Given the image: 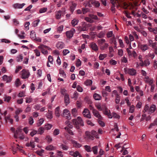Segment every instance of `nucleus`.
<instances>
[{"mask_svg":"<svg viewBox=\"0 0 157 157\" xmlns=\"http://www.w3.org/2000/svg\"><path fill=\"white\" fill-rule=\"evenodd\" d=\"M73 124L77 129H79L81 126H84V123L81 118L78 117L76 119L72 120Z\"/></svg>","mask_w":157,"mask_h":157,"instance_id":"f257e3e1","label":"nucleus"},{"mask_svg":"<svg viewBox=\"0 0 157 157\" xmlns=\"http://www.w3.org/2000/svg\"><path fill=\"white\" fill-rule=\"evenodd\" d=\"M21 72V78L23 79H25L28 78L30 74L28 70L23 69Z\"/></svg>","mask_w":157,"mask_h":157,"instance_id":"f03ea898","label":"nucleus"},{"mask_svg":"<svg viewBox=\"0 0 157 157\" xmlns=\"http://www.w3.org/2000/svg\"><path fill=\"white\" fill-rule=\"evenodd\" d=\"M45 48H48V47L44 45H40L38 47V48L41 49V52L44 54H46L48 53V51L44 49Z\"/></svg>","mask_w":157,"mask_h":157,"instance_id":"7ed1b4c3","label":"nucleus"},{"mask_svg":"<svg viewBox=\"0 0 157 157\" xmlns=\"http://www.w3.org/2000/svg\"><path fill=\"white\" fill-rule=\"evenodd\" d=\"M82 114L84 116L88 118H90L91 115L90 114L89 110L87 109H85L82 112Z\"/></svg>","mask_w":157,"mask_h":157,"instance_id":"20e7f679","label":"nucleus"},{"mask_svg":"<svg viewBox=\"0 0 157 157\" xmlns=\"http://www.w3.org/2000/svg\"><path fill=\"white\" fill-rule=\"evenodd\" d=\"M85 138L86 140H93L94 139V137L91 135L90 132L88 131L86 132L85 133Z\"/></svg>","mask_w":157,"mask_h":157,"instance_id":"39448f33","label":"nucleus"},{"mask_svg":"<svg viewBox=\"0 0 157 157\" xmlns=\"http://www.w3.org/2000/svg\"><path fill=\"white\" fill-rule=\"evenodd\" d=\"M70 113V112L67 109H64L63 111V115L66 117L68 120H69L71 119Z\"/></svg>","mask_w":157,"mask_h":157,"instance_id":"423d86ee","label":"nucleus"},{"mask_svg":"<svg viewBox=\"0 0 157 157\" xmlns=\"http://www.w3.org/2000/svg\"><path fill=\"white\" fill-rule=\"evenodd\" d=\"M25 5V4L16 3L13 5V7L15 9H21Z\"/></svg>","mask_w":157,"mask_h":157,"instance_id":"0eeeda50","label":"nucleus"},{"mask_svg":"<svg viewBox=\"0 0 157 157\" xmlns=\"http://www.w3.org/2000/svg\"><path fill=\"white\" fill-rule=\"evenodd\" d=\"M94 116L98 118L99 119L101 120L102 119V117L98 111L96 110H93L92 112Z\"/></svg>","mask_w":157,"mask_h":157,"instance_id":"6e6552de","label":"nucleus"},{"mask_svg":"<svg viewBox=\"0 0 157 157\" xmlns=\"http://www.w3.org/2000/svg\"><path fill=\"white\" fill-rule=\"evenodd\" d=\"M126 72L131 75H135L136 73V71L135 69H124Z\"/></svg>","mask_w":157,"mask_h":157,"instance_id":"1a4fd4ad","label":"nucleus"},{"mask_svg":"<svg viewBox=\"0 0 157 157\" xmlns=\"http://www.w3.org/2000/svg\"><path fill=\"white\" fill-rule=\"evenodd\" d=\"M140 48L141 50L144 52L147 50L149 48V47L147 45L145 44H141L140 45Z\"/></svg>","mask_w":157,"mask_h":157,"instance_id":"9d476101","label":"nucleus"},{"mask_svg":"<svg viewBox=\"0 0 157 157\" xmlns=\"http://www.w3.org/2000/svg\"><path fill=\"white\" fill-rule=\"evenodd\" d=\"M90 48L96 51L98 50V47L97 44L94 42L90 43Z\"/></svg>","mask_w":157,"mask_h":157,"instance_id":"9b49d317","label":"nucleus"},{"mask_svg":"<svg viewBox=\"0 0 157 157\" xmlns=\"http://www.w3.org/2000/svg\"><path fill=\"white\" fill-rule=\"evenodd\" d=\"M72 142L73 146L76 148H79L82 146V145L78 143L75 140H73Z\"/></svg>","mask_w":157,"mask_h":157,"instance_id":"f8f14e48","label":"nucleus"},{"mask_svg":"<svg viewBox=\"0 0 157 157\" xmlns=\"http://www.w3.org/2000/svg\"><path fill=\"white\" fill-rule=\"evenodd\" d=\"M3 80L6 81V82H10L12 80V78L11 76L8 77L7 75H5L3 77Z\"/></svg>","mask_w":157,"mask_h":157,"instance_id":"ddd939ff","label":"nucleus"},{"mask_svg":"<svg viewBox=\"0 0 157 157\" xmlns=\"http://www.w3.org/2000/svg\"><path fill=\"white\" fill-rule=\"evenodd\" d=\"M108 46V44L105 43L104 44L100 45V48L101 50L102 51L107 49Z\"/></svg>","mask_w":157,"mask_h":157,"instance_id":"4468645a","label":"nucleus"},{"mask_svg":"<svg viewBox=\"0 0 157 157\" xmlns=\"http://www.w3.org/2000/svg\"><path fill=\"white\" fill-rule=\"evenodd\" d=\"M64 44L62 42H59L56 44V47L58 49H60L64 47Z\"/></svg>","mask_w":157,"mask_h":157,"instance_id":"2eb2a0df","label":"nucleus"},{"mask_svg":"<svg viewBox=\"0 0 157 157\" xmlns=\"http://www.w3.org/2000/svg\"><path fill=\"white\" fill-rule=\"evenodd\" d=\"M64 101L66 105L69 103V98L68 94H65L64 96Z\"/></svg>","mask_w":157,"mask_h":157,"instance_id":"dca6fc26","label":"nucleus"},{"mask_svg":"<svg viewBox=\"0 0 157 157\" xmlns=\"http://www.w3.org/2000/svg\"><path fill=\"white\" fill-rule=\"evenodd\" d=\"M93 97L95 100H100L101 98V97L99 94L95 93L93 95Z\"/></svg>","mask_w":157,"mask_h":157,"instance_id":"f3484780","label":"nucleus"},{"mask_svg":"<svg viewBox=\"0 0 157 157\" xmlns=\"http://www.w3.org/2000/svg\"><path fill=\"white\" fill-rule=\"evenodd\" d=\"M78 151H76L75 152H74L72 151H70L69 154L71 155L74 157H76L78 156Z\"/></svg>","mask_w":157,"mask_h":157,"instance_id":"a211bd4d","label":"nucleus"},{"mask_svg":"<svg viewBox=\"0 0 157 157\" xmlns=\"http://www.w3.org/2000/svg\"><path fill=\"white\" fill-rule=\"evenodd\" d=\"M76 6V4L75 3H72L71 6H70V10L72 13H73L74 11L75 10Z\"/></svg>","mask_w":157,"mask_h":157,"instance_id":"6ab92c4d","label":"nucleus"},{"mask_svg":"<svg viewBox=\"0 0 157 157\" xmlns=\"http://www.w3.org/2000/svg\"><path fill=\"white\" fill-rule=\"evenodd\" d=\"M78 21V19L75 18L72 20L71 24L73 26H75L77 25Z\"/></svg>","mask_w":157,"mask_h":157,"instance_id":"aec40b11","label":"nucleus"},{"mask_svg":"<svg viewBox=\"0 0 157 157\" xmlns=\"http://www.w3.org/2000/svg\"><path fill=\"white\" fill-rule=\"evenodd\" d=\"M66 34L67 38H71L73 36L74 34L72 32L69 31L66 32Z\"/></svg>","mask_w":157,"mask_h":157,"instance_id":"412c9836","label":"nucleus"},{"mask_svg":"<svg viewBox=\"0 0 157 157\" xmlns=\"http://www.w3.org/2000/svg\"><path fill=\"white\" fill-rule=\"evenodd\" d=\"M71 113L72 115L74 117H76L78 115V112L77 109L76 108H74L72 109Z\"/></svg>","mask_w":157,"mask_h":157,"instance_id":"4be33fe9","label":"nucleus"},{"mask_svg":"<svg viewBox=\"0 0 157 157\" xmlns=\"http://www.w3.org/2000/svg\"><path fill=\"white\" fill-rule=\"evenodd\" d=\"M88 28L86 24L83 25L82 26L80 27V30L82 31H85L87 30Z\"/></svg>","mask_w":157,"mask_h":157,"instance_id":"5701e85b","label":"nucleus"},{"mask_svg":"<svg viewBox=\"0 0 157 157\" xmlns=\"http://www.w3.org/2000/svg\"><path fill=\"white\" fill-rule=\"evenodd\" d=\"M107 56V55L105 54H100L99 56V59L101 60H103L104 58Z\"/></svg>","mask_w":157,"mask_h":157,"instance_id":"b1692460","label":"nucleus"},{"mask_svg":"<svg viewBox=\"0 0 157 157\" xmlns=\"http://www.w3.org/2000/svg\"><path fill=\"white\" fill-rule=\"evenodd\" d=\"M156 109V106L154 105H152L150 107L149 111L151 113H153Z\"/></svg>","mask_w":157,"mask_h":157,"instance_id":"393cba45","label":"nucleus"},{"mask_svg":"<svg viewBox=\"0 0 157 157\" xmlns=\"http://www.w3.org/2000/svg\"><path fill=\"white\" fill-rule=\"evenodd\" d=\"M85 150L88 152H90L92 151L91 147L90 146L86 145L84 146Z\"/></svg>","mask_w":157,"mask_h":157,"instance_id":"a878e982","label":"nucleus"},{"mask_svg":"<svg viewBox=\"0 0 157 157\" xmlns=\"http://www.w3.org/2000/svg\"><path fill=\"white\" fill-rule=\"evenodd\" d=\"M47 118L49 119H51L52 118V112L51 111H48V112L46 114Z\"/></svg>","mask_w":157,"mask_h":157,"instance_id":"bb28decb","label":"nucleus"},{"mask_svg":"<svg viewBox=\"0 0 157 157\" xmlns=\"http://www.w3.org/2000/svg\"><path fill=\"white\" fill-rule=\"evenodd\" d=\"M59 107H57L55 109V114L56 115L59 117L60 116L59 113Z\"/></svg>","mask_w":157,"mask_h":157,"instance_id":"cd10ccee","label":"nucleus"},{"mask_svg":"<svg viewBox=\"0 0 157 157\" xmlns=\"http://www.w3.org/2000/svg\"><path fill=\"white\" fill-rule=\"evenodd\" d=\"M91 3L96 7H98L100 6V3L98 1H92Z\"/></svg>","mask_w":157,"mask_h":157,"instance_id":"c85d7f7f","label":"nucleus"},{"mask_svg":"<svg viewBox=\"0 0 157 157\" xmlns=\"http://www.w3.org/2000/svg\"><path fill=\"white\" fill-rule=\"evenodd\" d=\"M47 150L51 151L54 149V147L51 145L46 146L45 148Z\"/></svg>","mask_w":157,"mask_h":157,"instance_id":"c756f323","label":"nucleus"},{"mask_svg":"<svg viewBox=\"0 0 157 157\" xmlns=\"http://www.w3.org/2000/svg\"><path fill=\"white\" fill-rule=\"evenodd\" d=\"M67 131L68 133L71 135H74V134L72 131L67 127H66L64 128Z\"/></svg>","mask_w":157,"mask_h":157,"instance_id":"7c9ffc66","label":"nucleus"},{"mask_svg":"<svg viewBox=\"0 0 157 157\" xmlns=\"http://www.w3.org/2000/svg\"><path fill=\"white\" fill-rule=\"evenodd\" d=\"M62 11L61 10L59 11L56 14V18L57 19H59L61 17V13Z\"/></svg>","mask_w":157,"mask_h":157,"instance_id":"2f4dec72","label":"nucleus"},{"mask_svg":"<svg viewBox=\"0 0 157 157\" xmlns=\"http://www.w3.org/2000/svg\"><path fill=\"white\" fill-rule=\"evenodd\" d=\"M92 82L91 80L88 79L85 82V84L86 86H90L92 84Z\"/></svg>","mask_w":157,"mask_h":157,"instance_id":"473e14b6","label":"nucleus"},{"mask_svg":"<svg viewBox=\"0 0 157 157\" xmlns=\"http://www.w3.org/2000/svg\"><path fill=\"white\" fill-rule=\"evenodd\" d=\"M4 101L7 102H9L11 99V97L9 96H7L5 95L4 97Z\"/></svg>","mask_w":157,"mask_h":157,"instance_id":"72a5a7b5","label":"nucleus"},{"mask_svg":"<svg viewBox=\"0 0 157 157\" xmlns=\"http://www.w3.org/2000/svg\"><path fill=\"white\" fill-rule=\"evenodd\" d=\"M60 147H61L63 150H67L68 148V146L65 145L63 144H61L59 146Z\"/></svg>","mask_w":157,"mask_h":157,"instance_id":"f704fd0d","label":"nucleus"},{"mask_svg":"<svg viewBox=\"0 0 157 157\" xmlns=\"http://www.w3.org/2000/svg\"><path fill=\"white\" fill-rule=\"evenodd\" d=\"M142 56L141 55H140L138 56V59L140 60V63L139 64L140 65L142 66L144 64V62L142 60Z\"/></svg>","mask_w":157,"mask_h":157,"instance_id":"c9c22d12","label":"nucleus"},{"mask_svg":"<svg viewBox=\"0 0 157 157\" xmlns=\"http://www.w3.org/2000/svg\"><path fill=\"white\" fill-rule=\"evenodd\" d=\"M116 2H114V3H113V5L111 6V11L113 13H115V7L116 5Z\"/></svg>","mask_w":157,"mask_h":157,"instance_id":"e433bc0d","label":"nucleus"},{"mask_svg":"<svg viewBox=\"0 0 157 157\" xmlns=\"http://www.w3.org/2000/svg\"><path fill=\"white\" fill-rule=\"evenodd\" d=\"M98 147L97 146H95L92 147V151L94 154H96L98 153Z\"/></svg>","mask_w":157,"mask_h":157,"instance_id":"4c0bfd02","label":"nucleus"},{"mask_svg":"<svg viewBox=\"0 0 157 157\" xmlns=\"http://www.w3.org/2000/svg\"><path fill=\"white\" fill-rule=\"evenodd\" d=\"M120 96L118 94H117L115 99V103L116 104H118L120 101Z\"/></svg>","mask_w":157,"mask_h":157,"instance_id":"58836bf2","label":"nucleus"},{"mask_svg":"<svg viewBox=\"0 0 157 157\" xmlns=\"http://www.w3.org/2000/svg\"><path fill=\"white\" fill-rule=\"evenodd\" d=\"M104 33L103 31H101L97 35V36L99 38H102L104 37Z\"/></svg>","mask_w":157,"mask_h":157,"instance_id":"ea45409f","label":"nucleus"},{"mask_svg":"<svg viewBox=\"0 0 157 157\" xmlns=\"http://www.w3.org/2000/svg\"><path fill=\"white\" fill-rule=\"evenodd\" d=\"M82 11L83 13L85 14L86 13L88 12L89 11V9L88 8H82Z\"/></svg>","mask_w":157,"mask_h":157,"instance_id":"a19ab883","label":"nucleus"},{"mask_svg":"<svg viewBox=\"0 0 157 157\" xmlns=\"http://www.w3.org/2000/svg\"><path fill=\"white\" fill-rule=\"evenodd\" d=\"M59 133V130L58 129H55L53 132V135L55 136H56L58 135Z\"/></svg>","mask_w":157,"mask_h":157,"instance_id":"79ce46f5","label":"nucleus"},{"mask_svg":"<svg viewBox=\"0 0 157 157\" xmlns=\"http://www.w3.org/2000/svg\"><path fill=\"white\" fill-rule=\"evenodd\" d=\"M129 111L130 113H132L134 111V108L135 106L133 105L129 106Z\"/></svg>","mask_w":157,"mask_h":157,"instance_id":"37998d69","label":"nucleus"},{"mask_svg":"<svg viewBox=\"0 0 157 157\" xmlns=\"http://www.w3.org/2000/svg\"><path fill=\"white\" fill-rule=\"evenodd\" d=\"M47 10V8L43 7L40 9L39 10L40 13H42L46 12Z\"/></svg>","mask_w":157,"mask_h":157,"instance_id":"c03bdc74","label":"nucleus"},{"mask_svg":"<svg viewBox=\"0 0 157 157\" xmlns=\"http://www.w3.org/2000/svg\"><path fill=\"white\" fill-rule=\"evenodd\" d=\"M59 74L60 75H62V76L64 78H65L66 77V75L65 74L64 71L60 69L59 70Z\"/></svg>","mask_w":157,"mask_h":157,"instance_id":"a18cd8bd","label":"nucleus"},{"mask_svg":"<svg viewBox=\"0 0 157 157\" xmlns=\"http://www.w3.org/2000/svg\"><path fill=\"white\" fill-rule=\"evenodd\" d=\"M63 25L59 26L57 28V31L59 33H61L63 29Z\"/></svg>","mask_w":157,"mask_h":157,"instance_id":"49530a36","label":"nucleus"},{"mask_svg":"<svg viewBox=\"0 0 157 157\" xmlns=\"http://www.w3.org/2000/svg\"><path fill=\"white\" fill-rule=\"evenodd\" d=\"M44 121V120L43 118L40 119L39 122L36 124L37 126H40L43 124Z\"/></svg>","mask_w":157,"mask_h":157,"instance_id":"de8ad7c7","label":"nucleus"},{"mask_svg":"<svg viewBox=\"0 0 157 157\" xmlns=\"http://www.w3.org/2000/svg\"><path fill=\"white\" fill-rule=\"evenodd\" d=\"M89 16L92 19L96 20L98 19V17L97 15L93 14H90Z\"/></svg>","mask_w":157,"mask_h":157,"instance_id":"09e8293b","label":"nucleus"},{"mask_svg":"<svg viewBox=\"0 0 157 157\" xmlns=\"http://www.w3.org/2000/svg\"><path fill=\"white\" fill-rule=\"evenodd\" d=\"M40 21V20L39 19H37L36 20L34 21L33 23V26L34 27H36L37 26L38 24V23Z\"/></svg>","mask_w":157,"mask_h":157,"instance_id":"8fccbe9b","label":"nucleus"},{"mask_svg":"<svg viewBox=\"0 0 157 157\" xmlns=\"http://www.w3.org/2000/svg\"><path fill=\"white\" fill-rule=\"evenodd\" d=\"M44 129L43 128L41 127H40L38 130V133L41 134L44 132Z\"/></svg>","mask_w":157,"mask_h":157,"instance_id":"3c124183","label":"nucleus"},{"mask_svg":"<svg viewBox=\"0 0 157 157\" xmlns=\"http://www.w3.org/2000/svg\"><path fill=\"white\" fill-rule=\"evenodd\" d=\"M113 34L112 31H109L107 33V37L108 38H110L112 36Z\"/></svg>","mask_w":157,"mask_h":157,"instance_id":"603ef678","label":"nucleus"},{"mask_svg":"<svg viewBox=\"0 0 157 157\" xmlns=\"http://www.w3.org/2000/svg\"><path fill=\"white\" fill-rule=\"evenodd\" d=\"M37 131L35 130H33L30 133V135L32 136H33L34 135L36 134Z\"/></svg>","mask_w":157,"mask_h":157,"instance_id":"864d4df0","label":"nucleus"},{"mask_svg":"<svg viewBox=\"0 0 157 157\" xmlns=\"http://www.w3.org/2000/svg\"><path fill=\"white\" fill-rule=\"evenodd\" d=\"M102 95L104 97H106L108 95V93L104 90H103L102 91Z\"/></svg>","mask_w":157,"mask_h":157,"instance_id":"5fc2aeb1","label":"nucleus"},{"mask_svg":"<svg viewBox=\"0 0 157 157\" xmlns=\"http://www.w3.org/2000/svg\"><path fill=\"white\" fill-rule=\"evenodd\" d=\"M21 85V82L20 79L19 78H17L15 81V85L17 87Z\"/></svg>","mask_w":157,"mask_h":157,"instance_id":"6e6d98bb","label":"nucleus"},{"mask_svg":"<svg viewBox=\"0 0 157 157\" xmlns=\"http://www.w3.org/2000/svg\"><path fill=\"white\" fill-rule=\"evenodd\" d=\"M113 117L114 118L117 119H119L120 118V116L115 113H113Z\"/></svg>","mask_w":157,"mask_h":157,"instance_id":"4d7b16f0","label":"nucleus"},{"mask_svg":"<svg viewBox=\"0 0 157 157\" xmlns=\"http://www.w3.org/2000/svg\"><path fill=\"white\" fill-rule=\"evenodd\" d=\"M23 59V56L20 55L17 57V62H20L22 61Z\"/></svg>","mask_w":157,"mask_h":157,"instance_id":"13d9d810","label":"nucleus"},{"mask_svg":"<svg viewBox=\"0 0 157 157\" xmlns=\"http://www.w3.org/2000/svg\"><path fill=\"white\" fill-rule=\"evenodd\" d=\"M46 139L48 143H50L52 140V138L50 136H46Z\"/></svg>","mask_w":157,"mask_h":157,"instance_id":"bf43d9fd","label":"nucleus"},{"mask_svg":"<svg viewBox=\"0 0 157 157\" xmlns=\"http://www.w3.org/2000/svg\"><path fill=\"white\" fill-rule=\"evenodd\" d=\"M98 43L101 44H103V43L105 42V39H102L100 40H98Z\"/></svg>","mask_w":157,"mask_h":157,"instance_id":"052dcab7","label":"nucleus"},{"mask_svg":"<svg viewBox=\"0 0 157 157\" xmlns=\"http://www.w3.org/2000/svg\"><path fill=\"white\" fill-rule=\"evenodd\" d=\"M70 52L67 49H64L63 51V53L64 56L66 55Z\"/></svg>","mask_w":157,"mask_h":157,"instance_id":"680f3d73","label":"nucleus"},{"mask_svg":"<svg viewBox=\"0 0 157 157\" xmlns=\"http://www.w3.org/2000/svg\"><path fill=\"white\" fill-rule=\"evenodd\" d=\"M34 52L36 53V56H40V52L38 50L35 49L34 50Z\"/></svg>","mask_w":157,"mask_h":157,"instance_id":"e2e57ef3","label":"nucleus"},{"mask_svg":"<svg viewBox=\"0 0 157 157\" xmlns=\"http://www.w3.org/2000/svg\"><path fill=\"white\" fill-rule=\"evenodd\" d=\"M60 92L61 94L65 96V94H66V90L64 89H61Z\"/></svg>","mask_w":157,"mask_h":157,"instance_id":"0e129e2a","label":"nucleus"},{"mask_svg":"<svg viewBox=\"0 0 157 157\" xmlns=\"http://www.w3.org/2000/svg\"><path fill=\"white\" fill-rule=\"evenodd\" d=\"M29 122L30 125H32L34 122L33 120L32 117H30L29 119Z\"/></svg>","mask_w":157,"mask_h":157,"instance_id":"69168bd1","label":"nucleus"},{"mask_svg":"<svg viewBox=\"0 0 157 157\" xmlns=\"http://www.w3.org/2000/svg\"><path fill=\"white\" fill-rule=\"evenodd\" d=\"M48 60L49 62L51 64H52V62L53 61V59L52 57L51 56H49L48 58Z\"/></svg>","mask_w":157,"mask_h":157,"instance_id":"338daca9","label":"nucleus"},{"mask_svg":"<svg viewBox=\"0 0 157 157\" xmlns=\"http://www.w3.org/2000/svg\"><path fill=\"white\" fill-rule=\"evenodd\" d=\"M36 34L35 33L34 31H32L31 32L30 35L31 36V37H32L33 38H34L35 37Z\"/></svg>","mask_w":157,"mask_h":157,"instance_id":"774afa93","label":"nucleus"}]
</instances>
